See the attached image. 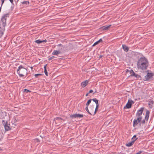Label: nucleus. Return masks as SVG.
Returning <instances> with one entry per match:
<instances>
[{
	"label": "nucleus",
	"instance_id": "nucleus-1",
	"mask_svg": "<svg viewBox=\"0 0 154 154\" xmlns=\"http://www.w3.org/2000/svg\"><path fill=\"white\" fill-rule=\"evenodd\" d=\"M149 65L147 59L144 57H140L137 61V66L139 69L146 71Z\"/></svg>",
	"mask_w": 154,
	"mask_h": 154
},
{
	"label": "nucleus",
	"instance_id": "nucleus-2",
	"mask_svg": "<svg viewBox=\"0 0 154 154\" xmlns=\"http://www.w3.org/2000/svg\"><path fill=\"white\" fill-rule=\"evenodd\" d=\"M9 14L7 13L4 15L1 19L0 22V38L3 35L5 30V26L6 25V21L7 18L8 17Z\"/></svg>",
	"mask_w": 154,
	"mask_h": 154
},
{
	"label": "nucleus",
	"instance_id": "nucleus-3",
	"mask_svg": "<svg viewBox=\"0 0 154 154\" xmlns=\"http://www.w3.org/2000/svg\"><path fill=\"white\" fill-rule=\"evenodd\" d=\"M17 72L19 76L20 77H23L24 76V74H26L27 75V69L25 68L22 65H20L17 70Z\"/></svg>",
	"mask_w": 154,
	"mask_h": 154
},
{
	"label": "nucleus",
	"instance_id": "nucleus-4",
	"mask_svg": "<svg viewBox=\"0 0 154 154\" xmlns=\"http://www.w3.org/2000/svg\"><path fill=\"white\" fill-rule=\"evenodd\" d=\"M142 117H137L136 119H134L133 121V127H135L139 124H140V121L142 120Z\"/></svg>",
	"mask_w": 154,
	"mask_h": 154
},
{
	"label": "nucleus",
	"instance_id": "nucleus-5",
	"mask_svg": "<svg viewBox=\"0 0 154 154\" xmlns=\"http://www.w3.org/2000/svg\"><path fill=\"white\" fill-rule=\"evenodd\" d=\"M134 103V102L133 100L130 99L128 100L126 105L124 107V109L131 108L132 107V104Z\"/></svg>",
	"mask_w": 154,
	"mask_h": 154
},
{
	"label": "nucleus",
	"instance_id": "nucleus-6",
	"mask_svg": "<svg viewBox=\"0 0 154 154\" xmlns=\"http://www.w3.org/2000/svg\"><path fill=\"white\" fill-rule=\"evenodd\" d=\"M153 75V73L148 72L147 75L145 76V79H144V81H148Z\"/></svg>",
	"mask_w": 154,
	"mask_h": 154
},
{
	"label": "nucleus",
	"instance_id": "nucleus-7",
	"mask_svg": "<svg viewBox=\"0 0 154 154\" xmlns=\"http://www.w3.org/2000/svg\"><path fill=\"white\" fill-rule=\"evenodd\" d=\"M144 109V107H142L139 110L137 111V112L136 114V116H137V117H142L141 116L143 113Z\"/></svg>",
	"mask_w": 154,
	"mask_h": 154
},
{
	"label": "nucleus",
	"instance_id": "nucleus-8",
	"mask_svg": "<svg viewBox=\"0 0 154 154\" xmlns=\"http://www.w3.org/2000/svg\"><path fill=\"white\" fill-rule=\"evenodd\" d=\"M83 117V114H75L73 115H71L70 116V117L71 119L75 118H82Z\"/></svg>",
	"mask_w": 154,
	"mask_h": 154
},
{
	"label": "nucleus",
	"instance_id": "nucleus-9",
	"mask_svg": "<svg viewBox=\"0 0 154 154\" xmlns=\"http://www.w3.org/2000/svg\"><path fill=\"white\" fill-rule=\"evenodd\" d=\"M111 26V25L103 26L100 28V29L103 31L108 30Z\"/></svg>",
	"mask_w": 154,
	"mask_h": 154
},
{
	"label": "nucleus",
	"instance_id": "nucleus-10",
	"mask_svg": "<svg viewBox=\"0 0 154 154\" xmlns=\"http://www.w3.org/2000/svg\"><path fill=\"white\" fill-rule=\"evenodd\" d=\"M150 112L149 110H148L147 109L146 110V115H145V120L146 121H147L148 120L149 117Z\"/></svg>",
	"mask_w": 154,
	"mask_h": 154
},
{
	"label": "nucleus",
	"instance_id": "nucleus-11",
	"mask_svg": "<svg viewBox=\"0 0 154 154\" xmlns=\"http://www.w3.org/2000/svg\"><path fill=\"white\" fill-rule=\"evenodd\" d=\"M19 121L18 119L16 117H14L13 120L12 121V123L13 125H14V126H16L17 125V122Z\"/></svg>",
	"mask_w": 154,
	"mask_h": 154
},
{
	"label": "nucleus",
	"instance_id": "nucleus-12",
	"mask_svg": "<svg viewBox=\"0 0 154 154\" xmlns=\"http://www.w3.org/2000/svg\"><path fill=\"white\" fill-rule=\"evenodd\" d=\"M88 80H86L84 82H82L81 84V86L84 88L88 84Z\"/></svg>",
	"mask_w": 154,
	"mask_h": 154
},
{
	"label": "nucleus",
	"instance_id": "nucleus-13",
	"mask_svg": "<svg viewBox=\"0 0 154 154\" xmlns=\"http://www.w3.org/2000/svg\"><path fill=\"white\" fill-rule=\"evenodd\" d=\"M122 48L124 51L126 52H127L129 51V48H128L126 45H122Z\"/></svg>",
	"mask_w": 154,
	"mask_h": 154
},
{
	"label": "nucleus",
	"instance_id": "nucleus-14",
	"mask_svg": "<svg viewBox=\"0 0 154 154\" xmlns=\"http://www.w3.org/2000/svg\"><path fill=\"white\" fill-rule=\"evenodd\" d=\"M153 103L154 101L153 100L149 101L148 103L149 107L151 109L152 108V107Z\"/></svg>",
	"mask_w": 154,
	"mask_h": 154
},
{
	"label": "nucleus",
	"instance_id": "nucleus-15",
	"mask_svg": "<svg viewBox=\"0 0 154 154\" xmlns=\"http://www.w3.org/2000/svg\"><path fill=\"white\" fill-rule=\"evenodd\" d=\"M103 42L102 39V38L100 39L99 40L95 42L93 45L92 46H94L95 45H98L100 42Z\"/></svg>",
	"mask_w": 154,
	"mask_h": 154
},
{
	"label": "nucleus",
	"instance_id": "nucleus-16",
	"mask_svg": "<svg viewBox=\"0 0 154 154\" xmlns=\"http://www.w3.org/2000/svg\"><path fill=\"white\" fill-rule=\"evenodd\" d=\"M146 121L145 119H144L140 121V124H139V126L141 127L142 126L145 125V124Z\"/></svg>",
	"mask_w": 154,
	"mask_h": 154
},
{
	"label": "nucleus",
	"instance_id": "nucleus-17",
	"mask_svg": "<svg viewBox=\"0 0 154 154\" xmlns=\"http://www.w3.org/2000/svg\"><path fill=\"white\" fill-rule=\"evenodd\" d=\"M60 53L61 52L59 51L54 50L52 52V54L53 55H57V54H60Z\"/></svg>",
	"mask_w": 154,
	"mask_h": 154
},
{
	"label": "nucleus",
	"instance_id": "nucleus-18",
	"mask_svg": "<svg viewBox=\"0 0 154 154\" xmlns=\"http://www.w3.org/2000/svg\"><path fill=\"white\" fill-rule=\"evenodd\" d=\"M134 143V140H132L131 142H129L128 143H127L126 145V146H132Z\"/></svg>",
	"mask_w": 154,
	"mask_h": 154
},
{
	"label": "nucleus",
	"instance_id": "nucleus-19",
	"mask_svg": "<svg viewBox=\"0 0 154 154\" xmlns=\"http://www.w3.org/2000/svg\"><path fill=\"white\" fill-rule=\"evenodd\" d=\"M133 77H135L137 79H139L140 80H141L142 79V78L140 75H139L137 74H136V73H135Z\"/></svg>",
	"mask_w": 154,
	"mask_h": 154
},
{
	"label": "nucleus",
	"instance_id": "nucleus-20",
	"mask_svg": "<svg viewBox=\"0 0 154 154\" xmlns=\"http://www.w3.org/2000/svg\"><path fill=\"white\" fill-rule=\"evenodd\" d=\"M99 106V104L96 105V108H95V109H94V113L93 114H92V116H94L95 114H96V113L98 109Z\"/></svg>",
	"mask_w": 154,
	"mask_h": 154
},
{
	"label": "nucleus",
	"instance_id": "nucleus-21",
	"mask_svg": "<svg viewBox=\"0 0 154 154\" xmlns=\"http://www.w3.org/2000/svg\"><path fill=\"white\" fill-rule=\"evenodd\" d=\"M5 130L6 131H8L11 129V128L8 125V124L4 126Z\"/></svg>",
	"mask_w": 154,
	"mask_h": 154
},
{
	"label": "nucleus",
	"instance_id": "nucleus-22",
	"mask_svg": "<svg viewBox=\"0 0 154 154\" xmlns=\"http://www.w3.org/2000/svg\"><path fill=\"white\" fill-rule=\"evenodd\" d=\"M63 120V121L64 120L62 118L60 117H56L54 119V121L57 120L60 122H61V120Z\"/></svg>",
	"mask_w": 154,
	"mask_h": 154
},
{
	"label": "nucleus",
	"instance_id": "nucleus-23",
	"mask_svg": "<svg viewBox=\"0 0 154 154\" xmlns=\"http://www.w3.org/2000/svg\"><path fill=\"white\" fill-rule=\"evenodd\" d=\"M129 72L130 74H131L129 76L131 77H133L134 74L135 73L134 72L133 70L132 69L130 70Z\"/></svg>",
	"mask_w": 154,
	"mask_h": 154
},
{
	"label": "nucleus",
	"instance_id": "nucleus-24",
	"mask_svg": "<svg viewBox=\"0 0 154 154\" xmlns=\"http://www.w3.org/2000/svg\"><path fill=\"white\" fill-rule=\"evenodd\" d=\"M47 64H45L44 66V72H45V75L46 76H48V72H47V69H46V67H47Z\"/></svg>",
	"mask_w": 154,
	"mask_h": 154
},
{
	"label": "nucleus",
	"instance_id": "nucleus-25",
	"mask_svg": "<svg viewBox=\"0 0 154 154\" xmlns=\"http://www.w3.org/2000/svg\"><path fill=\"white\" fill-rule=\"evenodd\" d=\"M94 102H95L96 105L99 104L98 103V100L96 98L91 99Z\"/></svg>",
	"mask_w": 154,
	"mask_h": 154
},
{
	"label": "nucleus",
	"instance_id": "nucleus-26",
	"mask_svg": "<svg viewBox=\"0 0 154 154\" xmlns=\"http://www.w3.org/2000/svg\"><path fill=\"white\" fill-rule=\"evenodd\" d=\"M90 110L91 111V114H93L94 111V107H93L92 108H90Z\"/></svg>",
	"mask_w": 154,
	"mask_h": 154
},
{
	"label": "nucleus",
	"instance_id": "nucleus-27",
	"mask_svg": "<svg viewBox=\"0 0 154 154\" xmlns=\"http://www.w3.org/2000/svg\"><path fill=\"white\" fill-rule=\"evenodd\" d=\"M21 3L23 4H26L27 5H29V1H23V2H21Z\"/></svg>",
	"mask_w": 154,
	"mask_h": 154
},
{
	"label": "nucleus",
	"instance_id": "nucleus-28",
	"mask_svg": "<svg viewBox=\"0 0 154 154\" xmlns=\"http://www.w3.org/2000/svg\"><path fill=\"white\" fill-rule=\"evenodd\" d=\"M91 100H92L91 99H90L87 102V103H86V106H88L91 103Z\"/></svg>",
	"mask_w": 154,
	"mask_h": 154
},
{
	"label": "nucleus",
	"instance_id": "nucleus-29",
	"mask_svg": "<svg viewBox=\"0 0 154 154\" xmlns=\"http://www.w3.org/2000/svg\"><path fill=\"white\" fill-rule=\"evenodd\" d=\"M35 42L38 44L42 43V40L40 39L36 40L35 41Z\"/></svg>",
	"mask_w": 154,
	"mask_h": 154
},
{
	"label": "nucleus",
	"instance_id": "nucleus-30",
	"mask_svg": "<svg viewBox=\"0 0 154 154\" xmlns=\"http://www.w3.org/2000/svg\"><path fill=\"white\" fill-rule=\"evenodd\" d=\"M2 123L4 126L8 124V122L7 121H5V120H3L2 121Z\"/></svg>",
	"mask_w": 154,
	"mask_h": 154
},
{
	"label": "nucleus",
	"instance_id": "nucleus-31",
	"mask_svg": "<svg viewBox=\"0 0 154 154\" xmlns=\"http://www.w3.org/2000/svg\"><path fill=\"white\" fill-rule=\"evenodd\" d=\"M43 74H35L34 75L35 78H38L39 76H42Z\"/></svg>",
	"mask_w": 154,
	"mask_h": 154
},
{
	"label": "nucleus",
	"instance_id": "nucleus-32",
	"mask_svg": "<svg viewBox=\"0 0 154 154\" xmlns=\"http://www.w3.org/2000/svg\"><path fill=\"white\" fill-rule=\"evenodd\" d=\"M23 92H25L26 93H27L28 92H31V91L29 90L26 89H24V90L23 91Z\"/></svg>",
	"mask_w": 154,
	"mask_h": 154
},
{
	"label": "nucleus",
	"instance_id": "nucleus-33",
	"mask_svg": "<svg viewBox=\"0 0 154 154\" xmlns=\"http://www.w3.org/2000/svg\"><path fill=\"white\" fill-rule=\"evenodd\" d=\"M137 139L138 138H137L136 135H135L133 136L132 139V140H134L135 142Z\"/></svg>",
	"mask_w": 154,
	"mask_h": 154
},
{
	"label": "nucleus",
	"instance_id": "nucleus-34",
	"mask_svg": "<svg viewBox=\"0 0 154 154\" xmlns=\"http://www.w3.org/2000/svg\"><path fill=\"white\" fill-rule=\"evenodd\" d=\"M85 110L89 114H90L91 115H92V114H91V112H90L89 111L88 108V106H86V107L85 108Z\"/></svg>",
	"mask_w": 154,
	"mask_h": 154
},
{
	"label": "nucleus",
	"instance_id": "nucleus-35",
	"mask_svg": "<svg viewBox=\"0 0 154 154\" xmlns=\"http://www.w3.org/2000/svg\"><path fill=\"white\" fill-rule=\"evenodd\" d=\"M54 57H54V56H52V57H50V58H49L48 59V60H52V59H53Z\"/></svg>",
	"mask_w": 154,
	"mask_h": 154
},
{
	"label": "nucleus",
	"instance_id": "nucleus-36",
	"mask_svg": "<svg viewBox=\"0 0 154 154\" xmlns=\"http://www.w3.org/2000/svg\"><path fill=\"white\" fill-rule=\"evenodd\" d=\"M5 1V0H1L2 4H1V6L2 7V6L3 5V3Z\"/></svg>",
	"mask_w": 154,
	"mask_h": 154
},
{
	"label": "nucleus",
	"instance_id": "nucleus-37",
	"mask_svg": "<svg viewBox=\"0 0 154 154\" xmlns=\"http://www.w3.org/2000/svg\"><path fill=\"white\" fill-rule=\"evenodd\" d=\"M58 47H61L62 48L63 47V45L61 44H59L57 45Z\"/></svg>",
	"mask_w": 154,
	"mask_h": 154
},
{
	"label": "nucleus",
	"instance_id": "nucleus-38",
	"mask_svg": "<svg viewBox=\"0 0 154 154\" xmlns=\"http://www.w3.org/2000/svg\"><path fill=\"white\" fill-rule=\"evenodd\" d=\"M93 92V91L92 90H91L89 91V92H88L89 94L92 93Z\"/></svg>",
	"mask_w": 154,
	"mask_h": 154
},
{
	"label": "nucleus",
	"instance_id": "nucleus-39",
	"mask_svg": "<svg viewBox=\"0 0 154 154\" xmlns=\"http://www.w3.org/2000/svg\"><path fill=\"white\" fill-rule=\"evenodd\" d=\"M42 42H47V41L46 39H45L44 40H42Z\"/></svg>",
	"mask_w": 154,
	"mask_h": 154
},
{
	"label": "nucleus",
	"instance_id": "nucleus-40",
	"mask_svg": "<svg viewBox=\"0 0 154 154\" xmlns=\"http://www.w3.org/2000/svg\"><path fill=\"white\" fill-rule=\"evenodd\" d=\"M142 152V151H140L138 152V154H140Z\"/></svg>",
	"mask_w": 154,
	"mask_h": 154
},
{
	"label": "nucleus",
	"instance_id": "nucleus-41",
	"mask_svg": "<svg viewBox=\"0 0 154 154\" xmlns=\"http://www.w3.org/2000/svg\"><path fill=\"white\" fill-rule=\"evenodd\" d=\"M142 152V151H140L138 152V154H140Z\"/></svg>",
	"mask_w": 154,
	"mask_h": 154
},
{
	"label": "nucleus",
	"instance_id": "nucleus-42",
	"mask_svg": "<svg viewBox=\"0 0 154 154\" xmlns=\"http://www.w3.org/2000/svg\"><path fill=\"white\" fill-rule=\"evenodd\" d=\"M35 140L37 142H39L40 140L38 139H36Z\"/></svg>",
	"mask_w": 154,
	"mask_h": 154
},
{
	"label": "nucleus",
	"instance_id": "nucleus-43",
	"mask_svg": "<svg viewBox=\"0 0 154 154\" xmlns=\"http://www.w3.org/2000/svg\"><path fill=\"white\" fill-rule=\"evenodd\" d=\"M14 0H9L10 1L12 4H13Z\"/></svg>",
	"mask_w": 154,
	"mask_h": 154
},
{
	"label": "nucleus",
	"instance_id": "nucleus-44",
	"mask_svg": "<svg viewBox=\"0 0 154 154\" xmlns=\"http://www.w3.org/2000/svg\"><path fill=\"white\" fill-rule=\"evenodd\" d=\"M95 90H95V92H94V93H93V94H94L95 93H96L97 92V90H96V89Z\"/></svg>",
	"mask_w": 154,
	"mask_h": 154
},
{
	"label": "nucleus",
	"instance_id": "nucleus-45",
	"mask_svg": "<svg viewBox=\"0 0 154 154\" xmlns=\"http://www.w3.org/2000/svg\"><path fill=\"white\" fill-rule=\"evenodd\" d=\"M89 94L88 93L87 94H86V95H85L86 96V97L88 96Z\"/></svg>",
	"mask_w": 154,
	"mask_h": 154
},
{
	"label": "nucleus",
	"instance_id": "nucleus-46",
	"mask_svg": "<svg viewBox=\"0 0 154 154\" xmlns=\"http://www.w3.org/2000/svg\"><path fill=\"white\" fill-rule=\"evenodd\" d=\"M129 71H130V70H128V69H127L126 72H129Z\"/></svg>",
	"mask_w": 154,
	"mask_h": 154
},
{
	"label": "nucleus",
	"instance_id": "nucleus-47",
	"mask_svg": "<svg viewBox=\"0 0 154 154\" xmlns=\"http://www.w3.org/2000/svg\"><path fill=\"white\" fill-rule=\"evenodd\" d=\"M2 149H1V147H0V151H2Z\"/></svg>",
	"mask_w": 154,
	"mask_h": 154
},
{
	"label": "nucleus",
	"instance_id": "nucleus-48",
	"mask_svg": "<svg viewBox=\"0 0 154 154\" xmlns=\"http://www.w3.org/2000/svg\"><path fill=\"white\" fill-rule=\"evenodd\" d=\"M30 68H31V69H33V67H30Z\"/></svg>",
	"mask_w": 154,
	"mask_h": 154
},
{
	"label": "nucleus",
	"instance_id": "nucleus-49",
	"mask_svg": "<svg viewBox=\"0 0 154 154\" xmlns=\"http://www.w3.org/2000/svg\"><path fill=\"white\" fill-rule=\"evenodd\" d=\"M102 57V56L100 55V58H101Z\"/></svg>",
	"mask_w": 154,
	"mask_h": 154
},
{
	"label": "nucleus",
	"instance_id": "nucleus-50",
	"mask_svg": "<svg viewBox=\"0 0 154 154\" xmlns=\"http://www.w3.org/2000/svg\"><path fill=\"white\" fill-rule=\"evenodd\" d=\"M149 70H147V71H146V72H149Z\"/></svg>",
	"mask_w": 154,
	"mask_h": 154
},
{
	"label": "nucleus",
	"instance_id": "nucleus-51",
	"mask_svg": "<svg viewBox=\"0 0 154 154\" xmlns=\"http://www.w3.org/2000/svg\"><path fill=\"white\" fill-rule=\"evenodd\" d=\"M138 154V152H137V153H136V154Z\"/></svg>",
	"mask_w": 154,
	"mask_h": 154
},
{
	"label": "nucleus",
	"instance_id": "nucleus-52",
	"mask_svg": "<svg viewBox=\"0 0 154 154\" xmlns=\"http://www.w3.org/2000/svg\"><path fill=\"white\" fill-rule=\"evenodd\" d=\"M1 140V139L0 138V141Z\"/></svg>",
	"mask_w": 154,
	"mask_h": 154
}]
</instances>
